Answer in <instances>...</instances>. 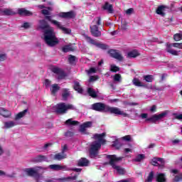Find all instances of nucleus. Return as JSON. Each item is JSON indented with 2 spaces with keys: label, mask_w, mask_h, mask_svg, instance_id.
<instances>
[{
  "label": "nucleus",
  "mask_w": 182,
  "mask_h": 182,
  "mask_svg": "<svg viewBox=\"0 0 182 182\" xmlns=\"http://www.w3.org/2000/svg\"><path fill=\"white\" fill-rule=\"evenodd\" d=\"M65 124H68L69 126H77V124H79V122L74 121L73 119H68L65 122Z\"/></svg>",
  "instance_id": "obj_36"
},
{
  "label": "nucleus",
  "mask_w": 182,
  "mask_h": 182,
  "mask_svg": "<svg viewBox=\"0 0 182 182\" xmlns=\"http://www.w3.org/2000/svg\"><path fill=\"white\" fill-rule=\"evenodd\" d=\"M74 87L75 90L78 92V93H82V92H83V89H82V87L80 86V84L77 81L74 82V87Z\"/></svg>",
  "instance_id": "obj_30"
},
{
  "label": "nucleus",
  "mask_w": 182,
  "mask_h": 182,
  "mask_svg": "<svg viewBox=\"0 0 182 182\" xmlns=\"http://www.w3.org/2000/svg\"><path fill=\"white\" fill-rule=\"evenodd\" d=\"M144 159V154L138 155L136 159H134V161H141Z\"/></svg>",
  "instance_id": "obj_46"
},
{
  "label": "nucleus",
  "mask_w": 182,
  "mask_h": 182,
  "mask_svg": "<svg viewBox=\"0 0 182 182\" xmlns=\"http://www.w3.org/2000/svg\"><path fill=\"white\" fill-rule=\"evenodd\" d=\"M109 70L111 72L116 73V72H119L120 70V68L119 67H117V65L112 64L110 65Z\"/></svg>",
  "instance_id": "obj_39"
},
{
  "label": "nucleus",
  "mask_w": 182,
  "mask_h": 182,
  "mask_svg": "<svg viewBox=\"0 0 182 182\" xmlns=\"http://www.w3.org/2000/svg\"><path fill=\"white\" fill-rule=\"evenodd\" d=\"M151 163L152 166H164V160L161 158H154Z\"/></svg>",
  "instance_id": "obj_16"
},
{
  "label": "nucleus",
  "mask_w": 182,
  "mask_h": 182,
  "mask_svg": "<svg viewBox=\"0 0 182 182\" xmlns=\"http://www.w3.org/2000/svg\"><path fill=\"white\" fill-rule=\"evenodd\" d=\"M105 136V133L94 134V139L97 141L90 144V154L91 157H96V156H97L99 150H100V147H102V144H104L105 141L104 139Z\"/></svg>",
  "instance_id": "obj_3"
},
{
  "label": "nucleus",
  "mask_w": 182,
  "mask_h": 182,
  "mask_svg": "<svg viewBox=\"0 0 182 182\" xmlns=\"http://www.w3.org/2000/svg\"><path fill=\"white\" fill-rule=\"evenodd\" d=\"M102 9L107 11L109 14H113V6L109 2H105V5L102 6Z\"/></svg>",
  "instance_id": "obj_23"
},
{
  "label": "nucleus",
  "mask_w": 182,
  "mask_h": 182,
  "mask_svg": "<svg viewBox=\"0 0 182 182\" xmlns=\"http://www.w3.org/2000/svg\"><path fill=\"white\" fill-rule=\"evenodd\" d=\"M99 79V76L97 75H92L90 77L89 82H96Z\"/></svg>",
  "instance_id": "obj_48"
},
{
  "label": "nucleus",
  "mask_w": 182,
  "mask_h": 182,
  "mask_svg": "<svg viewBox=\"0 0 182 182\" xmlns=\"http://www.w3.org/2000/svg\"><path fill=\"white\" fill-rule=\"evenodd\" d=\"M63 159H66V154H62L60 153H58L54 156V160H63Z\"/></svg>",
  "instance_id": "obj_37"
},
{
  "label": "nucleus",
  "mask_w": 182,
  "mask_h": 182,
  "mask_svg": "<svg viewBox=\"0 0 182 182\" xmlns=\"http://www.w3.org/2000/svg\"><path fill=\"white\" fill-rule=\"evenodd\" d=\"M40 170H43V168L41 166H36L35 168H26L24 171L26 173V174H28V176H30L31 177H35L36 176H39Z\"/></svg>",
  "instance_id": "obj_9"
},
{
  "label": "nucleus",
  "mask_w": 182,
  "mask_h": 182,
  "mask_svg": "<svg viewBox=\"0 0 182 182\" xmlns=\"http://www.w3.org/2000/svg\"><path fill=\"white\" fill-rule=\"evenodd\" d=\"M153 178H154V172L151 171L148 176V177L146 178V179L145 180L146 182H151L153 181Z\"/></svg>",
  "instance_id": "obj_38"
},
{
  "label": "nucleus",
  "mask_w": 182,
  "mask_h": 182,
  "mask_svg": "<svg viewBox=\"0 0 182 182\" xmlns=\"http://www.w3.org/2000/svg\"><path fill=\"white\" fill-rule=\"evenodd\" d=\"M156 181L166 182V176L164 173H158L156 176Z\"/></svg>",
  "instance_id": "obj_35"
},
{
  "label": "nucleus",
  "mask_w": 182,
  "mask_h": 182,
  "mask_svg": "<svg viewBox=\"0 0 182 182\" xmlns=\"http://www.w3.org/2000/svg\"><path fill=\"white\" fill-rule=\"evenodd\" d=\"M0 114L3 116V117H11L12 114L11 113V111L5 109V108H1Z\"/></svg>",
  "instance_id": "obj_25"
},
{
  "label": "nucleus",
  "mask_w": 182,
  "mask_h": 182,
  "mask_svg": "<svg viewBox=\"0 0 182 182\" xmlns=\"http://www.w3.org/2000/svg\"><path fill=\"white\" fill-rule=\"evenodd\" d=\"M178 120H182V114H180L176 117Z\"/></svg>",
  "instance_id": "obj_62"
},
{
  "label": "nucleus",
  "mask_w": 182,
  "mask_h": 182,
  "mask_svg": "<svg viewBox=\"0 0 182 182\" xmlns=\"http://www.w3.org/2000/svg\"><path fill=\"white\" fill-rule=\"evenodd\" d=\"M62 92L63 100H68V99L70 96V91H69V89L68 88H63L62 90Z\"/></svg>",
  "instance_id": "obj_22"
},
{
  "label": "nucleus",
  "mask_w": 182,
  "mask_h": 182,
  "mask_svg": "<svg viewBox=\"0 0 182 182\" xmlns=\"http://www.w3.org/2000/svg\"><path fill=\"white\" fill-rule=\"evenodd\" d=\"M45 85H46V86H50V80H48V79H46V80H45Z\"/></svg>",
  "instance_id": "obj_58"
},
{
  "label": "nucleus",
  "mask_w": 182,
  "mask_h": 182,
  "mask_svg": "<svg viewBox=\"0 0 182 182\" xmlns=\"http://www.w3.org/2000/svg\"><path fill=\"white\" fill-rule=\"evenodd\" d=\"M6 59V54L0 53V62H2Z\"/></svg>",
  "instance_id": "obj_51"
},
{
  "label": "nucleus",
  "mask_w": 182,
  "mask_h": 182,
  "mask_svg": "<svg viewBox=\"0 0 182 182\" xmlns=\"http://www.w3.org/2000/svg\"><path fill=\"white\" fill-rule=\"evenodd\" d=\"M0 12L5 16H12L14 15H16V13L12 9H0Z\"/></svg>",
  "instance_id": "obj_15"
},
{
  "label": "nucleus",
  "mask_w": 182,
  "mask_h": 182,
  "mask_svg": "<svg viewBox=\"0 0 182 182\" xmlns=\"http://www.w3.org/2000/svg\"><path fill=\"white\" fill-rule=\"evenodd\" d=\"M173 48H178V49H182V43H172Z\"/></svg>",
  "instance_id": "obj_47"
},
{
  "label": "nucleus",
  "mask_w": 182,
  "mask_h": 182,
  "mask_svg": "<svg viewBox=\"0 0 182 182\" xmlns=\"http://www.w3.org/2000/svg\"><path fill=\"white\" fill-rule=\"evenodd\" d=\"M147 116H148V114L146 113H143L141 114V119H147Z\"/></svg>",
  "instance_id": "obj_60"
},
{
  "label": "nucleus",
  "mask_w": 182,
  "mask_h": 182,
  "mask_svg": "<svg viewBox=\"0 0 182 182\" xmlns=\"http://www.w3.org/2000/svg\"><path fill=\"white\" fill-rule=\"evenodd\" d=\"M133 85L137 86L138 87H144V83L141 82L139 78L134 77L132 80Z\"/></svg>",
  "instance_id": "obj_28"
},
{
  "label": "nucleus",
  "mask_w": 182,
  "mask_h": 182,
  "mask_svg": "<svg viewBox=\"0 0 182 182\" xmlns=\"http://www.w3.org/2000/svg\"><path fill=\"white\" fill-rule=\"evenodd\" d=\"M18 14H20L21 16H32V12L23 8L18 9Z\"/></svg>",
  "instance_id": "obj_20"
},
{
  "label": "nucleus",
  "mask_w": 182,
  "mask_h": 182,
  "mask_svg": "<svg viewBox=\"0 0 182 182\" xmlns=\"http://www.w3.org/2000/svg\"><path fill=\"white\" fill-rule=\"evenodd\" d=\"M50 146H52V143L46 144L43 149H48V147H50Z\"/></svg>",
  "instance_id": "obj_61"
},
{
  "label": "nucleus",
  "mask_w": 182,
  "mask_h": 182,
  "mask_svg": "<svg viewBox=\"0 0 182 182\" xmlns=\"http://www.w3.org/2000/svg\"><path fill=\"white\" fill-rule=\"evenodd\" d=\"M92 110L95 112H101L102 113H112V114H118L123 116L124 117H127L129 114L120 110V109L114 107H109L102 102H96L92 105Z\"/></svg>",
  "instance_id": "obj_2"
},
{
  "label": "nucleus",
  "mask_w": 182,
  "mask_h": 182,
  "mask_svg": "<svg viewBox=\"0 0 182 182\" xmlns=\"http://www.w3.org/2000/svg\"><path fill=\"white\" fill-rule=\"evenodd\" d=\"M124 151L125 153H132L133 152V149H130V148H126L124 149Z\"/></svg>",
  "instance_id": "obj_54"
},
{
  "label": "nucleus",
  "mask_w": 182,
  "mask_h": 182,
  "mask_svg": "<svg viewBox=\"0 0 182 182\" xmlns=\"http://www.w3.org/2000/svg\"><path fill=\"white\" fill-rule=\"evenodd\" d=\"M28 113V109H24L23 112H20L15 117V120H19V119H22V117H25L26 114Z\"/></svg>",
  "instance_id": "obj_29"
},
{
  "label": "nucleus",
  "mask_w": 182,
  "mask_h": 182,
  "mask_svg": "<svg viewBox=\"0 0 182 182\" xmlns=\"http://www.w3.org/2000/svg\"><path fill=\"white\" fill-rule=\"evenodd\" d=\"M100 22V17H96L92 21L94 25L90 26V32L92 36H95V38H99V36H102V32L99 31V26H100L101 23Z\"/></svg>",
  "instance_id": "obj_6"
},
{
  "label": "nucleus",
  "mask_w": 182,
  "mask_h": 182,
  "mask_svg": "<svg viewBox=\"0 0 182 182\" xmlns=\"http://www.w3.org/2000/svg\"><path fill=\"white\" fill-rule=\"evenodd\" d=\"M76 178H77V176L61 178L58 180H59V181H61V182H65V181H70L72 180H76Z\"/></svg>",
  "instance_id": "obj_33"
},
{
  "label": "nucleus",
  "mask_w": 182,
  "mask_h": 182,
  "mask_svg": "<svg viewBox=\"0 0 182 182\" xmlns=\"http://www.w3.org/2000/svg\"><path fill=\"white\" fill-rule=\"evenodd\" d=\"M168 114V111L166 110L164 111L161 114H155L152 115L151 117L146 119V122H152V123H156V122H159V120H161L162 119H164L166 116Z\"/></svg>",
  "instance_id": "obj_8"
},
{
  "label": "nucleus",
  "mask_w": 182,
  "mask_h": 182,
  "mask_svg": "<svg viewBox=\"0 0 182 182\" xmlns=\"http://www.w3.org/2000/svg\"><path fill=\"white\" fill-rule=\"evenodd\" d=\"M173 180H174V181H176V182L181 181V180H182V173L179 174L178 176H175Z\"/></svg>",
  "instance_id": "obj_50"
},
{
  "label": "nucleus",
  "mask_w": 182,
  "mask_h": 182,
  "mask_svg": "<svg viewBox=\"0 0 182 182\" xmlns=\"http://www.w3.org/2000/svg\"><path fill=\"white\" fill-rule=\"evenodd\" d=\"M87 73L88 75H90L91 73H96V68H91L90 70H86Z\"/></svg>",
  "instance_id": "obj_49"
},
{
  "label": "nucleus",
  "mask_w": 182,
  "mask_h": 182,
  "mask_svg": "<svg viewBox=\"0 0 182 182\" xmlns=\"http://www.w3.org/2000/svg\"><path fill=\"white\" fill-rule=\"evenodd\" d=\"M109 53L112 58L117 59V60H123V55L117 50H110Z\"/></svg>",
  "instance_id": "obj_14"
},
{
  "label": "nucleus",
  "mask_w": 182,
  "mask_h": 182,
  "mask_svg": "<svg viewBox=\"0 0 182 182\" xmlns=\"http://www.w3.org/2000/svg\"><path fill=\"white\" fill-rule=\"evenodd\" d=\"M166 77H167V74L164 73L161 75V80H164V79H166Z\"/></svg>",
  "instance_id": "obj_64"
},
{
  "label": "nucleus",
  "mask_w": 182,
  "mask_h": 182,
  "mask_svg": "<svg viewBox=\"0 0 182 182\" xmlns=\"http://www.w3.org/2000/svg\"><path fill=\"white\" fill-rule=\"evenodd\" d=\"M92 124H93V122H84L80 127V132H81V133H85V132H86V129H89V127H92Z\"/></svg>",
  "instance_id": "obj_18"
},
{
  "label": "nucleus",
  "mask_w": 182,
  "mask_h": 182,
  "mask_svg": "<svg viewBox=\"0 0 182 182\" xmlns=\"http://www.w3.org/2000/svg\"><path fill=\"white\" fill-rule=\"evenodd\" d=\"M38 29L44 31V42H46L48 46H56V45L59 43V40L56 38L55 30L53 27H50L46 21H39Z\"/></svg>",
  "instance_id": "obj_1"
},
{
  "label": "nucleus",
  "mask_w": 182,
  "mask_h": 182,
  "mask_svg": "<svg viewBox=\"0 0 182 182\" xmlns=\"http://www.w3.org/2000/svg\"><path fill=\"white\" fill-rule=\"evenodd\" d=\"M51 71L53 72V73L58 75V79H63V77H65V72H63V70L56 66L52 67Z\"/></svg>",
  "instance_id": "obj_13"
},
{
  "label": "nucleus",
  "mask_w": 182,
  "mask_h": 182,
  "mask_svg": "<svg viewBox=\"0 0 182 182\" xmlns=\"http://www.w3.org/2000/svg\"><path fill=\"white\" fill-rule=\"evenodd\" d=\"M16 126V122L15 121H8L4 122V129H11Z\"/></svg>",
  "instance_id": "obj_27"
},
{
  "label": "nucleus",
  "mask_w": 182,
  "mask_h": 182,
  "mask_svg": "<svg viewBox=\"0 0 182 182\" xmlns=\"http://www.w3.org/2000/svg\"><path fill=\"white\" fill-rule=\"evenodd\" d=\"M166 9H168V7L166 6H159L156 9V14L161 16H164L166 15Z\"/></svg>",
  "instance_id": "obj_19"
},
{
  "label": "nucleus",
  "mask_w": 182,
  "mask_h": 182,
  "mask_svg": "<svg viewBox=\"0 0 182 182\" xmlns=\"http://www.w3.org/2000/svg\"><path fill=\"white\" fill-rule=\"evenodd\" d=\"M114 82H122V75L120 74H116L113 77Z\"/></svg>",
  "instance_id": "obj_43"
},
{
  "label": "nucleus",
  "mask_w": 182,
  "mask_h": 182,
  "mask_svg": "<svg viewBox=\"0 0 182 182\" xmlns=\"http://www.w3.org/2000/svg\"><path fill=\"white\" fill-rule=\"evenodd\" d=\"M33 161H36V163H42V161H48V158L43 155H38L34 158Z\"/></svg>",
  "instance_id": "obj_24"
},
{
  "label": "nucleus",
  "mask_w": 182,
  "mask_h": 182,
  "mask_svg": "<svg viewBox=\"0 0 182 182\" xmlns=\"http://www.w3.org/2000/svg\"><path fill=\"white\" fill-rule=\"evenodd\" d=\"M50 11H52V8L47 7L46 9H43L41 13L43 15H50Z\"/></svg>",
  "instance_id": "obj_40"
},
{
  "label": "nucleus",
  "mask_w": 182,
  "mask_h": 182,
  "mask_svg": "<svg viewBox=\"0 0 182 182\" xmlns=\"http://www.w3.org/2000/svg\"><path fill=\"white\" fill-rule=\"evenodd\" d=\"M156 110H157V106L156 105H153L151 109H150V112H156Z\"/></svg>",
  "instance_id": "obj_57"
},
{
  "label": "nucleus",
  "mask_w": 182,
  "mask_h": 182,
  "mask_svg": "<svg viewBox=\"0 0 182 182\" xmlns=\"http://www.w3.org/2000/svg\"><path fill=\"white\" fill-rule=\"evenodd\" d=\"M29 26H30L29 23H24L23 24V28H29Z\"/></svg>",
  "instance_id": "obj_63"
},
{
  "label": "nucleus",
  "mask_w": 182,
  "mask_h": 182,
  "mask_svg": "<svg viewBox=\"0 0 182 182\" xmlns=\"http://www.w3.org/2000/svg\"><path fill=\"white\" fill-rule=\"evenodd\" d=\"M68 150V145L67 144H65L63 148H62V153L63 154V153H65V151H67Z\"/></svg>",
  "instance_id": "obj_55"
},
{
  "label": "nucleus",
  "mask_w": 182,
  "mask_h": 182,
  "mask_svg": "<svg viewBox=\"0 0 182 182\" xmlns=\"http://www.w3.org/2000/svg\"><path fill=\"white\" fill-rule=\"evenodd\" d=\"M85 39L88 43H91V45H95V46H97V48H100V49H103L104 50L109 48L107 45L97 43L96 41L87 36H85Z\"/></svg>",
  "instance_id": "obj_10"
},
{
  "label": "nucleus",
  "mask_w": 182,
  "mask_h": 182,
  "mask_svg": "<svg viewBox=\"0 0 182 182\" xmlns=\"http://www.w3.org/2000/svg\"><path fill=\"white\" fill-rule=\"evenodd\" d=\"M112 147H115V149H120L122 145L119 143V140H115L112 144Z\"/></svg>",
  "instance_id": "obj_44"
},
{
  "label": "nucleus",
  "mask_w": 182,
  "mask_h": 182,
  "mask_svg": "<svg viewBox=\"0 0 182 182\" xmlns=\"http://www.w3.org/2000/svg\"><path fill=\"white\" fill-rule=\"evenodd\" d=\"M65 136L67 137H72V136H73V132H67L65 133Z\"/></svg>",
  "instance_id": "obj_56"
},
{
  "label": "nucleus",
  "mask_w": 182,
  "mask_h": 182,
  "mask_svg": "<svg viewBox=\"0 0 182 182\" xmlns=\"http://www.w3.org/2000/svg\"><path fill=\"white\" fill-rule=\"evenodd\" d=\"M173 39L176 42H178V41H181V39H182V33L175 34L173 36Z\"/></svg>",
  "instance_id": "obj_41"
},
{
  "label": "nucleus",
  "mask_w": 182,
  "mask_h": 182,
  "mask_svg": "<svg viewBox=\"0 0 182 182\" xmlns=\"http://www.w3.org/2000/svg\"><path fill=\"white\" fill-rule=\"evenodd\" d=\"M76 60V57L75 55H70L68 58V62L73 65L75 63V61Z\"/></svg>",
  "instance_id": "obj_45"
},
{
  "label": "nucleus",
  "mask_w": 182,
  "mask_h": 182,
  "mask_svg": "<svg viewBox=\"0 0 182 182\" xmlns=\"http://www.w3.org/2000/svg\"><path fill=\"white\" fill-rule=\"evenodd\" d=\"M144 80H146V82H153V75H144Z\"/></svg>",
  "instance_id": "obj_42"
},
{
  "label": "nucleus",
  "mask_w": 182,
  "mask_h": 182,
  "mask_svg": "<svg viewBox=\"0 0 182 182\" xmlns=\"http://www.w3.org/2000/svg\"><path fill=\"white\" fill-rule=\"evenodd\" d=\"M55 110L58 114H65L68 113V110H76V107L72 104L61 102L55 105Z\"/></svg>",
  "instance_id": "obj_5"
},
{
  "label": "nucleus",
  "mask_w": 182,
  "mask_h": 182,
  "mask_svg": "<svg viewBox=\"0 0 182 182\" xmlns=\"http://www.w3.org/2000/svg\"><path fill=\"white\" fill-rule=\"evenodd\" d=\"M60 18H65V19H72L76 16V13L75 11H71L68 12H61L58 14Z\"/></svg>",
  "instance_id": "obj_12"
},
{
  "label": "nucleus",
  "mask_w": 182,
  "mask_h": 182,
  "mask_svg": "<svg viewBox=\"0 0 182 182\" xmlns=\"http://www.w3.org/2000/svg\"><path fill=\"white\" fill-rule=\"evenodd\" d=\"M133 9L131 8V9H129L126 11V14L127 15H132L133 14Z\"/></svg>",
  "instance_id": "obj_52"
},
{
  "label": "nucleus",
  "mask_w": 182,
  "mask_h": 182,
  "mask_svg": "<svg viewBox=\"0 0 182 182\" xmlns=\"http://www.w3.org/2000/svg\"><path fill=\"white\" fill-rule=\"evenodd\" d=\"M70 170H73V171H75L76 173H80L82 171V169L80 168H73V169H70Z\"/></svg>",
  "instance_id": "obj_59"
},
{
  "label": "nucleus",
  "mask_w": 182,
  "mask_h": 182,
  "mask_svg": "<svg viewBox=\"0 0 182 182\" xmlns=\"http://www.w3.org/2000/svg\"><path fill=\"white\" fill-rule=\"evenodd\" d=\"M45 18H46V19H47L48 21L51 22V23H53V25L57 26V28H58V29H60V31H62V32H63V33H66L67 35H69L72 32V30L63 26L62 23H60V22H59V21H58L56 20H52V17L51 16H46Z\"/></svg>",
  "instance_id": "obj_7"
},
{
  "label": "nucleus",
  "mask_w": 182,
  "mask_h": 182,
  "mask_svg": "<svg viewBox=\"0 0 182 182\" xmlns=\"http://www.w3.org/2000/svg\"><path fill=\"white\" fill-rule=\"evenodd\" d=\"M171 46H173L172 43H167L166 44V52L168 53H171V55H173V56H178L179 53L178 52L174 49L171 48Z\"/></svg>",
  "instance_id": "obj_17"
},
{
  "label": "nucleus",
  "mask_w": 182,
  "mask_h": 182,
  "mask_svg": "<svg viewBox=\"0 0 182 182\" xmlns=\"http://www.w3.org/2000/svg\"><path fill=\"white\" fill-rule=\"evenodd\" d=\"M50 90L52 95H56V92L60 90V87L58 84H54L51 85Z\"/></svg>",
  "instance_id": "obj_26"
},
{
  "label": "nucleus",
  "mask_w": 182,
  "mask_h": 182,
  "mask_svg": "<svg viewBox=\"0 0 182 182\" xmlns=\"http://www.w3.org/2000/svg\"><path fill=\"white\" fill-rule=\"evenodd\" d=\"M128 58H137V56H140V53L136 50H134L127 54Z\"/></svg>",
  "instance_id": "obj_31"
},
{
  "label": "nucleus",
  "mask_w": 182,
  "mask_h": 182,
  "mask_svg": "<svg viewBox=\"0 0 182 182\" xmlns=\"http://www.w3.org/2000/svg\"><path fill=\"white\" fill-rule=\"evenodd\" d=\"M77 166L80 167H87V166H89V160L86 158H81L77 162Z\"/></svg>",
  "instance_id": "obj_21"
},
{
  "label": "nucleus",
  "mask_w": 182,
  "mask_h": 182,
  "mask_svg": "<svg viewBox=\"0 0 182 182\" xmlns=\"http://www.w3.org/2000/svg\"><path fill=\"white\" fill-rule=\"evenodd\" d=\"M123 139L126 140V141H130V140L132 139V136H130V135H127L123 137Z\"/></svg>",
  "instance_id": "obj_53"
},
{
  "label": "nucleus",
  "mask_w": 182,
  "mask_h": 182,
  "mask_svg": "<svg viewBox=\"0 0 182 182\" xmlns=\"http://www.w3.org/2000/svg\"><path fill=\"white\" fill-rule=\"evenodd\" d=\"M62 50L65 53H66L68 52H73V46H72V44H69V45L65 46L64 47H63Z\"/></svg>",
  "instance_id": "obj_32"
},
{
  "label": "nucleus",
  "mask_w": 182,
  "mask_h": 182,
  "mask_svg": "<svg viewBox=\"0 0 182 182\" xmlns=\"http://www.w3.org/2000/svg\"><path fill=\"white\" fill-rule=\"evenodd\" d=\"M107 159L109 160L110 166L117 171L118 174H124V168L116 165V163L123 160V157H117L116 155H108L107 156Z\"/></svg>",
  "instance_id": "obj_4"
},
{
  "label": "nucleus",
  "mask_w": 182,
  "mask_h": 182,
  "mask_svg": "<svg viewBox=\"0 0 182 182\" xmlns=\"http://www.w3.org/2000/svg\"><path fill=\"white\" fill-rule=\"evenodd\" d=\"M87 93L90 95V96H91V97H97V93H96V91L92 87H89L87 89Z\"/></svg>",
  "instance_id": "obj_34"
},
{
  "label": "nucleus",
  "mask_w": 182,
  "mask_h": 182,
  "mask_svg": "<svg viewBox=\"0 0 182 182\" xmlns=\"http://www.w3.org/2000/svg\"><path fill=\"white\" fill-rule=\"evenodd\" d=\"M48 168L53 170V171H59L63 170V171H70V168H68L66 165L60 164H52L48 166Z\"/></svg>",
  "instance_id": "obj_11"
}]
</instances>
